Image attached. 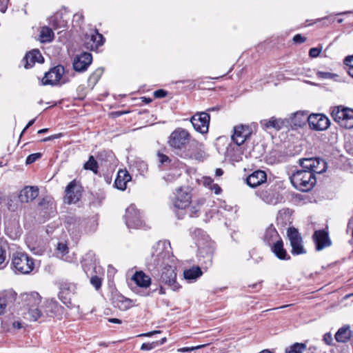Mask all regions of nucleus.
Masks as SVG:
<instances>
[{
  "instance_id": "obj_1",
  "label": "nucleus",
  "mask_w": 353,
  "mask_h": 353,
  "mask_svg": "<svg viewBox=\"0 0 353 353\" xmlns=\"http://www.w3.org/2000/svg\"><path fill=\"white\" fill-rule=\"evenodd\" d=\"M149 264L155 268H161L160 281L172 291L178 292L181 285L176 281V259L171 254L168 241H159L153 248Z\"/></svg>"
},
{
  "instance_id": "obj_2",
  "label": "nucleus",
  "mask_w": 353,
  "mask_h": 353,
  "mask_svg": "<svg viewBox=\"0 0 353 353\" xmlns=\"http://www.w3.org/2000/svg\"><path fill=\"white\" fill-rule=\"evenodd\" d=\"M94 254L89 252L85 254L83 260V268L88 276H90V284L97 290L101 288L103 270L97 263Z\"/></svg>"
},
{
  "instance_id": "obj_3",
  "label": "nucleus",
  "mask_w": 353,
  "mask_h": 353,
  "mask_svg": "<svg viewBox=\"0 0 353 353\" xmlns=\"http://www.w3.org/2000/svg\"><path fill=\"white\" fill-rule=\"evenodd\" d=\"M191 141V134L185 128H176L169 135L168 145L177 154L183 153Z\"/></svg>"
},
{
  "instance_id": "obj_4",
  "label": "nucleus",
  "mask_w": 353,
  "mask_h": 353,
  "mask_svg": "<svg viewBox=\"0 0 353 353\" xmlns=\"http://www.w3.org/2000/svg\"><path fill=\"white\" fill-rule=\"evenodd\" d=\"M290 179L292 185L302 192L310 190L316 182L314 173L306 170H297L292 174Z\"/></svg>"
},
{
  "instance_id": "obj_5",
  "label": "nucleus",
  "mask_w": 353,
  "mask_h": 353,
  "mask_svg": "<svg viewBox=\"0 0 353 353\" xmlns=\"http://www.w3.org/2000/svg\"><path fill=\"white\" fill-rule=\"evenodd\" d=\"M12 265L16 272L23 274L30 273L34 266L33 259L23 252H16L13 254Z\"/></svg>"
},
{
  "instance_id": "obj_6",
  "label": "nucleus",
  "mask_w": 353,
  "mask_h": 353,
  "mask_svg": "<svg viewBox=\"0 0 353 353\" xmlns=\"http://www.w3.org/2000/svg\"><path fill=\"white\" fill-rule=\"evenodd\" d=\"M331 115L332 119L341 127L346 129L353 128V109L343 106L335 107Z\"/></svg>"
},
{
  "instance_id": "obj_7",
  "label": "nucleus",
  "mask_w": 353,
  "mask_h": 353,
  "mask_svg": "<svg viewBox=\"0 0 353 353\" xmlns=\"http://www.w3.org/2000/svg\"><path fill=\"white\" fill-rule=\"evenodd\" d=\"M287 234L292 247L291 253L294 255L305 254L306 250L303 247L302 237L298 230L294 228H289Z\"/></svg>"
},
{
  "instance_id": "obj_8",
  "label": "nucleus",
  "mask_w": 353,
  "mask_h": 353,
  "mask_svg": "<svg viewBox=\"0 0 353 353\" xmlns=\"http://www.w3.org/2000/svg\"><path fill=\"white\" fill-rule=\"evenodd\" d=\"M210 116L205 112H197L190 118L194 130L201 134L208 132Z\"/></svg>"
},
{
  "instance_id": "obj_9",
  "label": "nucleus",
  "mask_w": 353,
  "mask_h": 353,
  "mask_svg": "<svg viewBox=\"0 0 353 353\" xmlns=\"http://www.w3.org/2000/svg\"><path fill=\"white\" fill-rule=\"evenodd\" d=\"M125 223L129 228H138L142 225V219L139 211L133 204L125 210Z\"/></svg>"
},
{
  "instance_id": "obj_10",
  "label": "nucleus",
  "mask_w": 353,
  "mask_h": 353,
  "mask_svg": "<svg viewBox=\"0 0 353 353\" xmlns=\"http://www.w3.org/2000/svg\"><path fill=\"white\" fill-rule=\"evenodd\" d=\"M59 297L67 306L71 304V296L77 292V284L68 281H63L60 284Z\"/></svg>"
},
{
  "instance_id": "obj_11",
  "label": "nucleus",
  "mask_w": 353,
  "mask_h": 353,
  "mask_svg": "<svg viewBox=\"0 0 353 353\" xmlns=\"http://www.w3.org/2000/svg\"><path fill=\"white\" fill-rule=\"evenodd\" d=\"M252 134V129L248 125H238L234 127L232 139L234 143L243 145Z\"/></svg>"
},
{
  "instance_id": "obj_12",
  "label": "nucleus",
  "mask_w": 353,
  "mask_h": 353,
  "mask_svg": "<svg viewBox=\"0 0 353 353\" xmlns=\"http://www.w3.org/2000/svg\"><path fill=\"white\" fill-rule=\"evenodd\" d=\"M310 127L315 130H325L330 125L329 119L323 114H312L307 118Z\"/></svg>"
},
{
  "instance_id": "obj_13",
  "label": "nucleus",
  "mask_w": 353,
  "mask_h": 353,
  "mask_svg": "<svg viewBox=\"0 0 353 353\" xmlns=\"http://www.w3.org/2000/svg\"><path fill=\"white\" fill-rule=\"evenodd\" d=\"M65 72V69L62 65H57L52 68L49 72L46 73L42 79L43 85H56L59 83Z\"/></svg>"
},
{
  "instance_id": "obj_14",
  "label": "nucleus",
  "mask_w": 353,
  "mask_h": 353,
  "mask_svg": "<svg viewBox=\"0 0 353 353\" xmlns=\"http://www.w3.org/2000/svg\"><path fill=\"white\" fill-rule=\"evenodd\" d=\"M92 56L90 52H83L77 55L73 60V68L75 71L82 72L85 71L92 63Z\"/></svg>"
},
{
  "instance_id": "obj_15",
  "label": "nucleus",
  "mask_w": 353,
  "mask_h": 353,
  "mask_svg": "<svg viewBox=\"0 0 353 353\" xmlns=\"http://www.w3.org/2000/svg\"><path fill=\"white\" fill-rule=\"evenodd\" d=\"M103 42L104 38L101 34L98 32L97 30H91L85 35V47L91 50H96L103 44Z\"/></svg>"
},
{
  "instance_id": "obj_16",
  "label": "nucleus",
  "mask_w": 353,
  "mask_h": 353,
  "mask_svg": "<svg viewBox=\"0 0 353 353\" xmlns=\"http://www.w3.org/2000/svg\"><path fill=\"white\" fill-rule=\"evenodd\" d=\"M81 196V188L75 181H71L65 189V202L68 204L77 203Z\"/></svg>"
},
{
  "instance_id": "obj_17",
  "label": "nucleus",
  "mask_w": 353,
  "mask_h": 353,
  "mask_svg": "<svg viewBox=\"0 0 353 353\" xmlns=\"http://www.w3.org/2000/svg\"><path fill=\"white\" fill-rule=\"evenodd\" d=\"M260 124L263 129H274L276 130H280L283 128H288V121L286 118H276L272 117L268 119H263L260 121Z\"/></svg>"
},
{
  "instance_id": "obj_18",
  "label": "nucleus",
  "mask_w": 353,
  "mask_h": 353,
  "mask_svg": "<svg viewBox=\"0 0 353 353\" xmlns=\"http://www.w3.org/2000/svg\"><path fill=\"white\" fill-rule=\"evenodd\" d=\"M191 201V196L188 191L179 188L176 190V195L174 199V206L178 209H185L189 206Z\"/></svg>"
},
{
  "instance_id": "obj_19",
  "label": "nucleus",
  "mask_w": 353,
  "mask_h": 353,
  "mask_svg": "<svg viewBox=\"0 0 353 353\" xmlns=\"http://www.w3.org/2000/svg\"><path fill=\"white\" fill-rule=\"evenodd\" d=\"M45 319L57 316L62 310V307L54 299H46L41 305Z\"/></svg>"
},
{
  "instance_id": "obj_20",
  "label": "nucleus",
  "mask_w": 353,
  "mask_h": 353,
  "mask_svg": "<svg viewBox=\"0 0 353 353\" xmlns=\"http://www.w3.org/2000/svg\"><path fill=\"white\" fill-rule=\"evenodd\" d=\"M241 145V144H237L236 143L229 144L225 152L226 157L234 162L242 161L244 150Z\"/></svg>"
},
{
  "instance_id": "obj_21",
  "label": "nucleus",
  "mask_w": 353,
  "mask_h": 353,
  "mask_svg": "<svg viewBox=\"0 0 353 353\" xmlns=\"http://www.w3.org/2000/svg\"><path fill=\"white\" fill-rule=\"evenodd\" d=\"M261 199L269 205H277L283 201V196L275 189H268L261 194Z\"/></svg>"
},
{
  "instance_id": "obj_22",
  "label": "nucleus",
  "mask_w": 353,
  "mask_h": 353,
  "mask_svg": "<svg viewBox=\"0 0 353 353\" xmlns=\"http://www.w3.org/2000/svg\"><path fill=\"white\" fill-rule=\"evenodd\" d=\"M308 117L307 113L303 111H297L290 114L288 117H285L288 121V128L301 126L307 121Z\"/></svg>"
},
{
  "instance_id": "obj_23",
  "label": "nucleus",
  "mask_w": 353,
  "mask_h": 353,
  "mask_svg": "<svg viewBox=\"0 0 353 353\" xmlns=\"http://www.w3.org/2000/svg\"><path fill=\"white\" fill-rule=\"evenodd\" d=\"M313 239L316 243V249L319 251L331 245L328 233L324 230L316 231L313 235Z\"/></svg>"
},
{
  "instance_id": "obj_24",
  "label": "nucleus",
  "mask_w": 353,
  "mask_h": 353,
  "mask_svg": "<svg viewBox=\"0 0 353 353\" xmlns=\"http://www.w3.org/2000/svg\"><path fill=\"white\" fill-rule=\"evenodd\" d=\"M180 157L183 159L202 161L205 159V152L196 146L190 145L183 153H181Z\"/></svg>"
},
{
  "instance_id": "obj_25",
  "label": "nucleus",
  "mask_w": 353,
  "mask_h": 353,
  "mask_svg": "<svg viewBox=\"0 0 353 353\" xmlns=\"http://www.w3.org/2000/svg\"><path fill=\"white\" fill-rule=\"evenodd\" d=\"M22 61L25 63L24 67L28 69L32 68L36 62L43 63L44 59L39 50H32L26 54Z\"/></svg>"
},
{
  "instance_id": "obj_26",
  "label": "nucleus",
  "mask_w": 353,
  "mask_h": 353,
  "mask_svg": "<svg viewBox=\"0 0 353 353\" xmlns=\"http://www.w3.org/2000/svg\"><path fill=\"white\" fill-rule=\"evenodd\" d=\"M267 179L266 173L263 170H256L250 174L247 179V184L252 187L255 188L263 183Z\"/></svg>"
},
{
  "instance_id": "obj_27",
  "label": "nucleus",
  "mask_w": 353,
  "mask_h": 353,
  "mask_svg": "<svg viewBox=\"0 0 353 353\" xmlns=\"http://www.w3.org/2000/svg\"><path fill=\"white\" fill-rule=\"evenodd\" d=\"M39 194V189L34 186H26L20 191L19 199L22 203L33 201Z\"/></svg>"
},
{
  "instance_id": "obj_28",
  "label": "nucleus",
  "mask_w": 353,
  "mask_h": 353,
  "mask_svg": "<svg viewBox=\"0 0 353 353\" xmlns=\"http://www.w3.org/2000/svg\"><path fill=\"white\" fill-rule=\"evenodd\" d=\"M17 294L12 290L6 291L0 296V315L3 314L8 306L12 305L16 300Z\"/></svg>"
},
{
  "instance_id": "obj_29",
  "label": "nucleus",
  "mask_w": 353,
  "mask_h": 353,
  "mask_svg": "<svg viewBox=\"0 0 353 353\" xmlns=\"http://www.w3.org/2000/svg\"><path fill=\"white\" fill-rule=\"evenodd\" d=\"M131 176L127 170H120L114 181L115 187L121 190H124L127 188V183L131 181Z\"/></svg>"
},
{
  "instance_id": "obj_30",
  "label": "nucleus",
  "mask_w": 353,
  "mask_h": 353,
  "mask_svg": "<svg viewBox=\"0 0 353 353\" xmlns=\"http://www.w3.org/2000/svg\"><path fill=\"white\" fill-rule=\"evenodd\" d=\"M113 305L121 311H126L134 305L133 301L122 295L115 296L113 299Z\"/></svg>"
},
{
  "instance_id": "obj_31",
  "label": "nucleus",
  "mask_w": 353,
  "mask_h": 353,
  "mask_svg": "<svg viewBox=\"0 0 353 353\" xmlns=\"http://www.w3.org/2000/svg\"><path fill=\"white\" fill-rule=\"evenodd\" d=\"M271 250L275 256L280 260H288L290 256L288 254L286 250L283 248V243L282 239L272 243L271 245Z\"/></svg>"
},
{
  "instance_id": "obj_32",
  "label": "nucleus",
  "mask_w": 353,
  "mask_h": 353,
  "mask_svg": "<svg viewBox=\"0 0 353 353\" xmlns=\"http://www.w3.org/2000/svg\"><path fill=\"white\" fill-rule=\"evenodd\" d=\"M280 239L281 237L279 236V234L277 232L275 228L273 226V225H270L265 231L263 241L268 245H271L272 243L276 242Z\"/></svg>"
},
{
  "instance_id": "obj_33",
  "label": "nucleus",
  "mask_w": 353,
  "mask_h": 353,
  "mask_svg": "<svg viewBox=\"0 0 353 353\" xmlns=\"http://www.w3.org/2000/svg\"><path fill=\"white\" fill-rule=\"evenodd\" d=\"M202 274L203 272L199 266H193L183 271V278L189 283L196 281Z\"/></svg>"
},
{
  "instance_id": "obj_34",
  "label": "nucleus",
  "mask_w": 353,
  "mask_h": 353,
  "mask_svg": "<svg viewBox=\"0 0 353 353\" xmlns=\"http://www.w3.org/2000/svg\"><path fill=\"white\" fill-rule=\"evenodd\" d=\"M132 280L141 288H147L151 284L150 277L142 271L136 272L132 276Z\"/></svg>"
},
{
  "instance_id": "obj_35",
  "label": "nucleus",
  "mask_w": 353,
  "mask_h": 353,
  "mask_svg": "<svg viewBox=\"0 0 353 353\" xmlns=\"http://www.w3.org/2000/svg\"><path fill=\"white\" fill-rule=\"evenodd\" d=\"M23 301L30 307L37 306L41 302V296L39 293L32 292L22 295Z\"/></svg>"
},
{
  "instance_id": "obj_36",
  "label": "nucleus",
  "mask_w": 353,
  "mask_h": 353,
  "mask_svg": "<svg viewBox=\"0 0 353 353\" xmlns=\"http://www.w3.org/2000/svg\"><path fill=\"white\" fill-rule=\"evenodd\" d=\"M352 336V331L349 325L343 326L339 329L335 334V339L339 343H346Z\"/></svg>"
},
{
  "instance_id": "obj_37",
  "label": "nucleus",
  "mask_w": 353,
  "mask_h": 353,
  "mask_svg": "<svg viewBox=\"0 0 353 353\" xmlns=\"http://www.w3.org/2000/svg\"><path fill=\"white\" fill-rule=\"evenodd\" d=\"M28 317H27V319L30 321H36L39 319H41V321L45 320L44 313L43 312L41 305L39 307H30L28 309Z\"/></svg>"
},
{
  "instance_id": "obj_38",
  "label": "nucleus",
  "mask_w": 353,
  "mask_h": 353,
  "mask_svg": "<svg viewBox=\"0 0 353 353\" xmlns=\"http://www.w3.org/2000/svg\"><path fill=\"white\" fill-rule=\"evenodd\" d=\"M39 37L42 43L50 42L54 38V33L51 28L44 26L40 31Z\"/></svg>"
},
{
  "instance_id": "obj_39",
  "label": "nucleus",
  "mask_w": 353,
  "mask_h": 353,
  "mask_svg": "<svg viewBox=\"0 0 353 353\" xmlns=\"http://www.w3.org/2000/svg\"><path fill=\"white\" fill-rule=\"evenodd\" d=\"M299 163L302 167V170H310L313 172L314 164H318L317 158H308L299 160Z\"/></svg>"
},
{
  "instance_id": "obj_40",
  "label": "nucleus",
  "mask_w": 353,
  "mask_h": 353,
  "mask_svg": "<svg viewBox=\"0 0 353 353\" xmlns=\"http://www.w3.org/2000/svg\"><path fill=\"white\" fill-rule=\"evenodd\" d=\"M50 24L54 29L63 28L66 26V22L62 19L60 14H56L50 19Z\"/></svg>"
},
{
  "instance_id": "obj_41",
  "label": "nucleus",
  "mask_w": 353,
  "mask_h": 353,
  "mask_svg": "<svg viewBox=\"0 0 353 353\" xmlns=\"http://www.w3.org/2000/svg\"><path fill=\"white\" fill-rule=\"evenodd\" d=\"M306 349L305 343H296L286 348L285 353H303Z\"/></svg>"
},
{
  "instance_id": "obj_42",
  "label": "nucleus",
  "mask_w": 353,
  "mask_h": 353,
  "mask_svg": "<svg viewBox=\"0 0 353 353\" xmlns=\"http://www.w3.org/2000/svg\"><path fill=\"white\" fill-rule=\"evenodd\" d=\"M84 169L92 171L94 173H97L98 164L93 156L89 157L88 161L83 165Z\"/></svg>"
},
{
  "instance_id": "obj_43",
  "label": "nucleus",
  "mask_w": 353,
  "mask_h": 353,
  "mask_svg": "<svg viewBox=\"0 0 353 353\" xmlns=\"http://www.w3.org/2000/svg\"><path fill=\"white\" fill-rule=\"evenodd\" d=\"M317 162H318V164L315 163L314 164L315 167H314V169H313L314 174H315V173H317V174L323 173V172L325 171V170L327 168L326 163L323 160L317 158Z\"/></svg>"
},
{
  "instance_id": "obj_44",
  "label": "nucleus",
  "mask_w": 353,
  "mask_h": 353,
  "mask_svg": "<svg viewBox=\"0 0 353 353\" xmlns=\"http://www.w3.org/2000/svg\"><path fill=\"white\" fill-rule=\"evenodd\" d=\"M57 254H60L61 256H63L68 252V248L65 243H58L57 246Z\"/></svg>"
},
{
  "instance_id": "obj_45",
  "label": "nucleus",
  "mask_w": 353,
  "mask_h": 353,
  "mask_svg": "<svg viewBox=\"0 0 353 353\" xmlns=\"http://www.w3.org/2000/svg\"><path fill=\"white\" fill-rule=\"evenodd\" d=\"M103 74L101 68H97L90 77L89 80L93 81L94 83L97 82Z\"/></svg>"
},
{
  "instance_id": "obj_46",
  "label": "nucleus",
  "mask_w": 353,
  "mask_h": 353,
  "mask_svg": "<svg viewBox=\"0 0 353 353\" xmlns=\"http://www.w3.org/2000/svg\"><path fill=\"white\" fill-rule=\"evenodd\" d=\"M41 157V153L31 154L26 158V164H31L39 159Z\"/></svg>"
},
{
  "instance_id": "obj_47",
  "label": "nucleus",
  "mask_w": 353,
  "mask_h": 353,
  "mask_svg": "<svg viewBox=\"0 0 353 353\" xmlns=\"http://www.w3.org/2000/svg\"><path fill=\"white\" fill-rule=\"evenodd\" d=\"M158 346V342H152L148 343H143L141 346V350L143 351L151 350Z\"/></svg>"
},
{
  "instance_id": "obj_48",
  "label": "nucleus",
  "mask_w": 353,
  "mask_h": 353,
  "mask_svg": "<svg viewBox=\"0 0 353 353\" xmlns=\"http://www.w3.org/2000/svg\"><path fill=\"white\" fill-rule=\"evenodd\" d=\"M316 75L321 79H332L334 76V74L331 72L321 71L318 72Z\"/></svg>"
},
{
  "instance_id": "obj_49",
  "label": "nucleus",
  "mask_w": 353,
  "mask_h": 353,
  "mask_svg": "<svg viewBox=\"0 0 353 353\" xmlns=\"http://www.w3.org/2000/svg\"><path fill=\"white\" fill-rule=\"evenodd\" d=\"M321 51V48H312L309 51V55L313 58L317 57L319 55Z\"/></svg>"
},
{
  "instance_id": "obj_50",
  "label": "nucleus",
  "mask_w": 353,
  "mask_h": 353,
  "mask_svg": "<svg viewBox=\"0 0 353 353\" xmlns=\"http://www.w3.org/2000/svg\"><path fill=\"white\" fill-rule=\"evenodd\" d=\"M199 205H192L190 208V212H189V214H190V216H197L198 214V212L199 211Z\"/></svg>"
},
{
  "instance_id": "obj_51",
  "label": "nucleus",
  "mask_w": 353,
  "mask_h": 353,
  "mask_svg": "<svg viewBox=\"0 0 353 353\" xmlns=\"http://www.w3.org/2000/svg\"><path fill=\"white\" fill-rule=\"evenodd\" d=\"M201 182L203 185L210 188L213 184V179L210 177L205 176L202 179Z\"/></svg>"
},
{
  "instance_id": "obj_52",
  "label": "nucleus",
  "mask_w": 353,
  "mask_h": 353,
  "mask_svg": "<svg viewBox=\"0 0 353 353\" xmlns=\"http://www.w3.org/2000/svg\"><path fill=\"white\" fill-rule=\"evenodd\" d=\"M158 157H159V161L161 164H164V163L170 162V158L168 156H166L165 154L159 153Z\"/></svg>"
},
{
  "instance_id": "obj_53",
  "label": "nucleus",
  "mask_w": 353,
  "mask_h": 353,
  "mask_svg": "<svg viewBox=\"0 0 353 353\" xmlns=\"http://www.w3.org/2000/svg\"><path fill=\"white\" fill-rule=\"evenodd\" d=\"M167 95V92L165 91L164 90H157L156 91L154 92V97L155 98H163L165 97H166Z\"/></svg>"
},
{
  "instance_id": "obj_54",
  "label": "nucleus",
  "mask_w": 353,
  "mask_h": 353,
  "mask_svg": "<svg viewBox=\"0 0 353 353\" xmlns=\"http://www.w3.org/2000/svg\"><path fill=\"white\" fill-rule=\"evenodd\" d=\"M293 41H294V43H303V42H305L306 41V38L303 37L300 34H296L293 37Z\"/></svg>"
},
{
  "instance_id": "obj_55",
  "label": "nucleus",
  "mask_w": 353,
  "mask_h": 353,
  "mask_svg": "<svg viewBox=\"0 0 353 353\" xmlns=\"http://www.w3.org/2000/svg\"><path fill=\"white\" fill-rule=\"evenodd\" d=\"M205 345H198V346H195V347H183V348L179 349L178 351L182 352H189V351H192L194 350L199 349V348L205 347Z\"/></svg>"
},
{
  "instance_id": "obj_56",
  "label": "nucleus",
  "mask_w": 353,
  "mask_h": 353,
  "mask_svg": "<svg viewBox=\"0 0 353 353\" xmlns=\"http://www.w3.org/2000/svg\"><path fill=\"white\" fill-rule=\"evenodd\" d=\"M8 0H0V12L4 13L8 7Z\"/></svg>"
},
{
  "instance_id": "obj_57",
  "label": "nucleus",
  "mask_w": 353,
  "mask_h": 353,
  "mask_svg": "<svg viewBox=\"0 0 353 353\" xmlns=\"http://www.w3.org/2000/svg\"><path fill=\"white\" fill-rule=\"evenodd\" d=\"M332 336L330 333H326L324 334L323 336V341L327 344V345H331L332 342Z\"/></svg>"
},
{
  "instance_id": "obj_58",
  "label": "nucleus",
  "mask_w": 353,
  "mask_h": 353,
  "mask_svg": "<svg viewBox=\"0 0 353 353\" xmlns=\"http://www.w3.org/2000/svg\"><path fill=\"white\" fill-rule=\"evenodd\" d=\"M344 63L346 65L349 66V68H352L353 65V55L346 57Z\"/></svg>"
},
{
  "instance_id": "obj_59",
  "label": "nucleus",
  "mask_w": 353,
  "mask_h": 353,
  "mask_svg": "<svg viewBox=\"0 0 353 353\" xmlns=\"http://www.w3.org/2000/svg\"><path fill=\"white\" fill-rule=\"evenodd\" d=\"M6 260V251L0 245V265H2Z\"/></svg>"
},
{
  "instance_id": "obj_60",
  "label": "nucleus",
  "mask_w": 353,
  "mask_h": 353,
  "mask_svg": "<svg viewBox=\"0 0 353 353\" xmlns=\"http://www.w3.org/2000/svg\"><path fill=\"white\" fill-rule=\"evenodd\" d=\"M210 189L214 191L216 194H219L221 192V188L215 183H213L212 187H210Z\"/></svg>"
},
{
  "instance_id": "obj_61",
  "label": "nucleus",
  "mask_w": 353,
  "mask_h": 353,
  "mask_svg": "<svg viewBox=\"0 0 353 353\" xmlns=\"http://www.w3.org/2000/svg\"><path fill=\"white\" fill-rule=\"evenodd\" d=\"M159 333H161L160 330H154V331L149 332H147V333L141 334L138 335V336L139 337H141V336H152L154 334H159Z\"/></svg>"
},
{
  "instance_id": "obj_62",
  "label": "nucleus",
  "mask_w": 353,
  "mask_h": 353,
  "mask_svg": "<svg viewBox=\"0 0 353 353\" xmlns=\"http://www.w3.org/2000/svg\"><path fill=\"white\" fill-rule=\"evenodd\" d=\"M30 249L32 252H33V253L34 254H37V255H41L45 250V249L43 248H40L38 249H36V248H30Z\"/></svg>"
},
{
  "instance_id": "obj_63",
  "label": "nucleus",
  "mask_w": 353,
  "mask_h": 353,
  "mask_svg": "<svg viewBox=\"0 0 353 353\" xmlns=\"http://www.w3.org/2000/svg\"><path fill=\"white\" fill-rule=\"evenodd\" d=\"M12 327L13 329H21L22 327L21 323L20 321H13Z\"/></svg>"
},
{
  "instance_id": "obj_64",
  "label": "nucleus",
  "mask_w": 353,
  "mask_h": 353,
  "mask_svg": "<svg viewBox=\"0 0 353 353\" xmlns=\"http://www.w3.org/2000/svg\"><path fill=\"white\" fill-rule=\"evenodd\" d=\"M108 321L110 323H118V324L121 323V321L120 319H116V318H110V319H108Z\"/></svg>"
}]
</instances>
